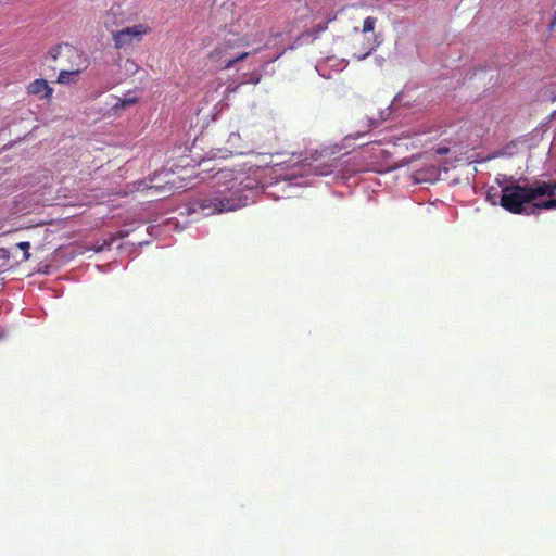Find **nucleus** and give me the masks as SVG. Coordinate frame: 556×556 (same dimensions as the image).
Listing matches in <instances>:
<instances>
[{"instance_id":"1","label":"nucleus","mask_w":556,"mask_h":556,"mask_svg":"<svg viewBox=\"0 0 556 556\" xmlns=\"http://www.w3.org/2000/svg\"><path fill=\"white\" fill-rule=\"evenodd\" d=\"M213 181L212 190L187 204L180 214L208 217L236 211L254 202L258 189L266 185L260 170L237 176L231 169H220L213 176Z\"/></svg>"},{"instance_id":"2","label":"nucleus","mask_w":556,"mask_h":556,"mask_svg":"<svg viewBox=\"0 0 556 556\" xmlns=\"http://www.w3.org/2000/svg\"><path fill=\"white\" fill-rule=\"evenodd\" d=\"M507 177L498 175L496 181L502 188L500 204L513 214L535 213L538 210L556 208V182L535 181L530 186L506 184Z\"/></svg>"},{"instance_id":"3","label":"nucleus","mask_w":556,"mask_h":556,"mask_svg":"<svg viewBox=\"0 0 556 556\" xmlns=\"http://www.w3.org/2000/svg\"><path fill=\"white\" fill-rule=\"evenodd\" d=\"M282 41V34L279 31L270 33L266 36L262 31L248 33L240 38L228 39L224 46L215 49L211 58L220 62L225 68L233 66L238 61L256 53L261 49H278Z\"/></svg>"},{"instance_id":"4","label":"nucleus","mask_w":556,"mask_h":556,"mask_svg":"<svg viewBox=\"0 0 556 556\" xmlns=\"http://www.w3.org/2000/svg\"><path fill=\"white\" fill-rule=\"evenodd\" d=\"M48 59L52 61L60 60L62 65L68 63L72 66H77L75 70L61 71L56 79L59 84L75 85L78 83L79 76L83 72V70L79 68L81 54L75 47L68 43L56 45L49 50Z\"/></svg>"},{"instance_id":"5","label":"nucleus","mask_w":556,"mask_h":556,"mask_svg":"<svg viewBox=\"0 0 556 556\" xmlns=\"http://www.w3.org/2000/svg\"><path fill=\"white\" fill-rule=\"evenodd\" d=\"M151 33V27L146 23L135 24L112 33L114 47L127 50L140 43L143 37Z\"/></svg>"},{"instance_id":"6","label":"nucleus","mask_w":556,"mask_h":556,"mask_svg":"<svg viewBox=\"0 0 556 556\" xmlns=\"http://www.w3.org/2000/svg\"><path fill=\"white\" fill-rule=\"evenodd\" d=\"M433 155L434 153L419 155V160H422V168H419V185L421 182L432 184L440 177L441 163L439 161L432 162Z\"/></svg>"},{"instance_id":"7","label":"nucleus","mask_w":556,"mask_h":556,"mask_svg":"<svg viewBox=\"0 0 556 556\" xmlns=\"http://www.w3.org/2000/svg\"><path fill=\"white\" fill-rule=\"evenodd\" d=\"M227 147L224 150H218L217 153H214L212 157H220L225 159L228 153H237L243 154L242 140L238 132H231L226 142Z\"/></svg>"},{"instance_id":"8","label":"nucleus","mask_w":556,"mask_h":556,"mask_svg":"<svg viewBox=\"0 0 556 556\" xmlns=\"http://www.w3.org/2000/svg\"><path fill=\"white\" fill-rule=\"evenodd\" d=\"M27 91L29 94L36 96L40 100H50L53 93V89L43 78L31 81L27 87Z\"/></svg>"},{"instance_id":"9","label":"nucleus","mask_w":556,"mask_h":556,"mask_svg":"<svg viewBox=\"0 0 556 556\" xmlns=\"http://www.w3.org/2000/svg\"><path fill=\"white\" fill-rule=\"evenodd\" d=\"M122 7L119 4H114L111 9L103 15L102 21L104 26L109 29L114 26H118L122 21Z\"/></svg>"},{"instance_id":"10","label":"nucleus","mask_w":556,"mask_h":556,"mask_svg":"<svg viewBox=\"0 0 556 556\" xmlns=\"http://www.w3.org/2000/svg\"><path fill=\"white\" fill-rule=\"evenodd\" d=\"M405 97H406L405 91L397 93L395 96L392 104L389 108H387L384 111L381 112V116H380L381 119H383V121L387 119L391 114V110L393 108H395L397 104L402 103L404 101Z\"/></svg>"},{"instance_id":"11","label":"nucleus","mask_w":556,"mask_h":556,"mask_svg":"<svg viewBox=\"0 0 556 556\" xmlns=\"http://www.w3.org/2000/svg\"><path fill=\"white\" fill-rule=\"evenodd\" d=\"M136 102L135 97L126 96L123 99L115 98V103L113 104V109H124L126 106L132 105Z\"/></svg>"},{"instance_id":"12","label":"nucleus","mask_w":556,"mask_h":556,"mask_svg":"<svg viewBox=\"0 0 556 556\" xmlns=\"http://www.w3.org/2000/svg\"><path fill=\"white\" fill-rule=\"evenodd\" d=\"M307 170L312 172L316 176H327L332 173L331 165H329V166L316 165L314 167H309V169H307Z\"/></svg>"},{"instance_id":"13","label":"nucleus","mask_w":556,"mask_h":556,"mask_svg":"<svg viewBox=\"0 0 556 556\" xmlns=\"http://www.w3.org/2000/svg\"><path fill=\"white\" fill-rule=\"evenodd\" d=\"M124 70L126 74L134 75L139 71V65L132 59H126Z\"/></svg>"},{"instance_id":"14","label":"nucleus","mask_w":556,"mask_h":556,"mask_svg":"<svg viewBox=\"0 0 556 556\" xmlns=\"http://www.w3.org/2000/svg\"><path fill=\"white\" fill-rule=\"evenodd\" d=\"M375 26H376V18L371 17V16H368L364 21L363 31L364 33L372 31L375 29Z\"/></svg>"},{"instance_id":"15","label":"nucleus","mask_w":556,"mask_h":556,"mask_svg":"<svg viewBox=\"0 0 556 556\" xmlns=\"http://www.w3.org/2000/svg\"><path fill=\"white\" fill-rule=\"evenodd\" d=\"M261 80V75L258 73H252L250 75H245L242 79V84H253L256 85Z\"/></svg>"},{"instance_id":"16","label":"nucleus","mask_w":556,"mask_h":556,"mask_svg":"<svg viewBox=\"0 0 556 556\" xmlns=\"http://www.w3.org/2000/svg\"><path fill=\"white\" fill-rule=\"evenodd\" d=\"M29 247L30 243L26 241L17 243V248L24 251V260H28L30 257V254L28 252Z\"/></svg>"},{"instance_id":"17","label":"nucleus","mask_w":556,"mask_h":556,"mask_svg":"<svg viewBox=\"0 0 556 556\" xmlns=\"http://www.w3.org/2000/svg\"><path fill=\"white\" fill-rule=\"evenodd\" d=\"M112 242L111 241H103L101 244H97L94 245V251L96 252H101V251H104L105 249H109L111 247Z\"/></svg>"},{"instance_id":"18","label":"nucleus","mask_w":556,"mask_h":556,"mask_svg":"<svg viewBox=\"0 0 556 556\" xmlns=\"http://www.w3.org/2000/svg\"><path fill=\"white\" fill-rule=\"evenodd\" d=\"M280 172H281V166L279 164H275L270 168V175L274 176V178H277L278 175H280Z\"/></svg>"},{"instance_id":"19","label":"nucleus","mask_w":556,"mask_h":556,"mask_svg":"<svg viewBox=\"0 0 556 556\" xmlns=\"http://www.w3.org/2000/svg\"><path fill=\"white\" fill-rule=\"evenodd\" d=\"M448 152H450V149L447 147H443V148H438L434 153L438 155H443V154H447Z\"/></svg>"},{"instance_id":"20","label":"nucleus","mask_w":556,"mask_h":556,"mask_svg":"<svg viewBox=\"0 0 556 556\" xmlns=\"http://www.w3.org/2000/svg\"><path fill=\"white\" fill-rule=\"evenodd\" d=\"M372 49H370L368 52L364 53V54H354V56L358 60V61H362L364 59H366L370 53H371Z\"/></svg>"},{"instance_id":"21","label":"nucleus","mask_w":556,"mask_h":556,"mask_svg":"<svg viewBox=\"0 0 556 556\" xmlns=\"http://www.w3.org/2000/svg\"><path fill=\"white\" fill-rule=\"evenodd\" d=\"M282 53H283V50H282V51H280V52H279L278 54H276L275 56H273L270 60H268V61H267V63H268V62H271V61L277 60V59H278Z\"/></svg>"},{"instance_id":"22","label":"nucleus","mask_w":556,"mask_h":556,"mask_svg":"<svg viewBox=\"0 0 556 556\" xmlns=\"http://www.w3.org/2000/svg\"><path fill=\"white\" fill-rule=\"evenodd\" d=\"M345 66H346V62L344 60H341L340 64H339L340 70L344 68Z\"/></svg>"},{"instance_id":"23","label":"nucleus","mask_w":556,"mask_h":556,"mask_svg":"<svg viewBox=\"0 0 556 556\" xmlns=\"http://www.w3.org/2000/svg\"><path fill=\"white\" fill-rule=\"evenodd\" d=\"M289 185H295V186H299V185H302V182H294V184L290 182Z\"/></svg>"},{"instance_id":"24","label":"nucleus","mask_w":556,"mask_h":556,"mask_svg":"<svg viewBox=\"0 0 556 556\" xmlns=\"http://www.w3.org/2000/svg\"><path fill=\"white\" fill-rule=\"evenodd\" d=\"M412 178L417 181V177L415 175H412Z\"/></svg>"}]
</instances>
